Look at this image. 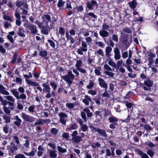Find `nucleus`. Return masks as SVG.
I'll list each match as a JSON object with an SVG mask.
<instances>
[{
  "label": "nucleus",
  "instance_id": "58836bf2",
  "mask_svg": "<svg viewBox=\"0 0 158 158\" xmlns=\"http://www.w3.org/2000/svg\"><path fill=\"white\" fill-rule=\"evenodd\" d=\"M35 107V105H31L30 106L28 109V110L30 113H33L35 112L34 109Z\"/></svg>",
  "mask_w": 158,
  "mask_h": 158
},
{
  "label": "nucleus",
  "instance_id": "e433bc0d",
  "mask_svg": "<svg viewBox=\"0 0 158 158\" xmlns=\"http://www.w3.org/2000/svg\"><path fill=\"white\" fill-rule=\"evenodd\" d=\"M111 114V113L110 111L108 110L104 109L103 110V115L104 116H106L108 115H110Z\"/></svg>",
  "mask_w": 158,
  "mask_h": 158
},
{
  "label": "nucleus",
  "instance_id": "37998d69",
  "mask_svg": "<svg viewBox=\"0 0 158 158\" xmlns=\"http://www.w3.org/2000/svg\"><path fill=\"white\" fill-rule=\"evenodd\" d=\"M23 153L26 155L29 156H34L35 155V152L33 151H32L29 153L23 152Z\"/></svg>",
  "mask_w": 158,
  "mask_h": 158
},
{
  "label": "nucleus",
  "instance_id": "09e8293b",
  "mask_svg": "<svg viewBox=\"0 0 158 158\" xmlns=\"http://www.w3.org/2000/svg\"><path fill=\"white\" fill-rule=\"evenodd\" d=\"M81 129L83 132H85L88 129L87 126L85 124H83L81 126Z\"/></svg>",
  "mask_w": 158,
  "mask_h": 158
},
{
  "label": "nucleus",
  "instance_id": "4c0bfd02",
  "mask_svg": "<svg viewBox=\"0 0 158 158\" xmlns=\"http://www.w3.org/2000/svg\"><path fill=\"white\" fill-rule=\"evenodd\" d=\"M69 76L72 80H73L75 78V76L73 75L71 71H69L67 74L66 75Z\"/></svg>",
  "mask_w": 158,
  "mask_h": 158
},
{
  "label": "nucleus",
  "instance_id": "6e6552de",
  "mask_svg": "<svg viewBox=\"0 0 158 158\" xmlns=\"http://www.w3.org/2000/svg\"><path fill=\"white\" fill-rule=\"evenodd\" d=\"M15 3L16 6L19 8L23 6L26 9H28V5L26 3H24L23 2L21 1L17 0L15 2Z\"/></svg>",
  "mask_w": 158,
  "mask_h": 158
},
{
  "label": "nucleus",
  "instance_id": "a18cd8bd",
  "mask_svg": "<svg viewBox=\"0 0 158 158\" xmlns=\"http://www.w3.org/2000/svg\"><path fill=\"white\" fill-rule=\"evenodd\" d=\"M51 132L53 135H56L58 132V130L56 128H52L51 129Z\"/></svg>",
  "mask_w": 158,
  "mask_h": 158
},
{
  "label": "nucleus",
  "instance_id": "a878e982",
  "mask_svg": "<svg viewBox=\"0 0 158 158\" xmlns=\"http://www.w3.org/2000/svg\"><path fill=\"white\" fill-rule=\"evenodd\" d=\"M12 107H8L6 106H4L3 108V110L4 112L7 114H9L10 113L11 111L10 109H12Z\"/></svg>",
  "mask_w": 158,
  "mask_h": 158
},
{
  "label": "nucleus",
  "instance_id": "9b49d317",
  "mask_svg": "<svg viewBox=\"0 0 158 158\" xmlns=\"http://www.w3.org/2000/svg\"><path fill=\"white\" fill-rule=\"evenodd\" d=\"M98 81L99 82V85L100 86L106 89L107 88V85L106 83L105 82L104 80L101 78L98 79Z\"/></svg>",
  "mask_w": 158,
  "mask_h": 158
},
{
  "label": "nucleus",
  "instance_id": "f257e3e1",
  "mask_svg": "<svg viewBox=\"0 0 158 158\" xmlns=\"http://www.w3.org/2000/svg\"><path fill=\"white\" fill-rule=\"evenodd\" d=\"M42 22L48 27H51L52 25V23L51 20V16L48 15H44L42 17Z\"/></svg>",
  "mask_w": 158,
  "mask_h": 158
},
{
  "label": "nucleus",
  "instance_id": "f03ea898",
  "mask_svg": "<svg viewBox=\"0 0 158 158\" xmlns=\"http://www.w3.org/2000/svg\"><path fill=\"white\" fill-rule=\"evenodd\" d=\"M25 81L28 85L32 86L33 87H36V89L39 90L40 92H43V89L37 82L27 79H25Z\"/></svg>",
  "mask_w": 158,
  "mask_h": 158
},
{
  "label": "nucleus",
  "instance_id": "680f3d73",
  "mask_svg": "<svg viewBox=\"0 0 158 158\" xmlns=\"http://www.w3.org/2000/svg\"><path fill=\"white\" fill-rule=\"evenodd\" d=\"M59 33L62 35H64L65 33V30L62 27L59 28Z\"/></svg>",
  "mask_w": 158,
  "mask_h": 158
},
{
  "label": "nucleus",
  "instance_id": "864d4df0",
  "mask_svg": "<svg viewBox=\"0 0 158 158\" xmlns=\"http://www.w3.org/2000/svg\"><path fill=\"white\" fill-rule=\"evenodd\" d=\"M110 26L107 24H103L102 26V29H104V30H108L110 29Z\"/></svg>",
  "mask_w": 158,
  "mask_h": 158
},
{
  "label": "nucleus",
  "instance_id": "bb28decb",
  "mask_svg": "<svg viewBox=\"0 0 158 158\" xmlns=\"http://www.w3.org/2000/svg\"><path fill=\"white\" fill-rule=\"evenodd\" d=\"M3 19L5 20H7L9 21L10 22H13V19L11 18L9 16L6 15L4 14L3 16Z\"/></svg>",
  "mask_w": 158,
  "mask_h": 158
},
{
  "label": "nucleus",
  "instance_id": "79ce46f5",
  "mask_svg": "<svg viewBox=\"0 0 158 158\" xmlns=\"http://www.w3.org/2000/svg\"><path fill=\"white\" fill-rule=\"evenodd\" d=\"M95 53L96 54H98L101 56H104V52L103 50L100 48L99 49L97 52H95Z\"/></svg>",
  "mask_w": 158,
  "mask_h": 158
},
{
  "label": "nucleus",
  "instance_id": "423d86ee",
  "mask_svg": "<svg viewBox=\"0 0 158 158\" xmlns=\"http://www.w3.org/2000/svg\"><path fill=\"white\" fill-rule=\"evenodd\" d=\"M50 122V120L49 119L44 120L42 119H39L35 123L34 125L35 126L38 125H43L45 123H48Z\"/></svg>",
  "mask_w": 158,
  "mask_h": 158
},
{
  "label": "nucleus",
  "instance_id": "8fccbe9b",
  "mask_svg": "<svg viewBox=\"0 0 158 158\" xmlns=\"http://www.w3.org/2000/svg\"><path fill=\"white\" fill-rule=\"evenodd\" d=\"M58 150L59 152L62 153H64L66 152V150L65 149H63L60 146H58Z\"/></svg>",
  "mask_w": 158,
  "mask_h": 158
},
{
  "label": "nucleus",
  "instance_id": "5fc2aeb1",
  "mask_svg": "<svg viewBox=\"0 0 158 158\" xmlns=\"http://www.w3.org/2000/svg\"><path fill=\"white\" fill-rule=\"evenodd\" d=\"M59 116L60 117V118H64L67 117V115L63 112H61L59 114Z\"/></svg>",
  "mask_w": 158,
  "mask_h": 158
},
{
  "label": "nucleus",
  "instance_id": "338daca9",
  "mask_svg": "<svg viewBox=\"0 0 158 158\" xmlns=\"http://www.w3.org/2000/svg\"><path fill=\"white\" fill-rule=\"evenodd\" d=\"M13 139L15 140V142L17 144H19L20 143L19 139L16 136H13Z\"/></svg>",
  "mask_w": 158,
  "mask_h": 158
},
{
  "label": "nucleus",
  "instance_id": "2eb2a0df",
  "mask_svg": "<svg viewBox=\"0 0 158 158\" xmlns=\"http://www.w3.org/2000/svg\"><path fill=\"white\" fill-rule=\"evenodd\" d=\"M79 104L78 102H75L73 103H66V107L69 109H72L74 108L75 106Z\"/></svg>",
  "mask_w": 158,
  "mask_h": 158
},
{
  "label": "nucleus",
  "instance_id": "ddd939ff",
  "mask_svg": "<svg viewBox=\"0 0 158 158\" xmlns=\"http://www.w3.org/2000/svg\"><path fill=\"white\" fill-rule=\"evenodd\" d=\"M112 49L110 46H107L105 49V56L107 57L111 56L110 53L112 51Z\"/></svg>",
  "mask_w": 158,
  "mask_h": 158
},
{
  "label": "nucleus",
  "instance_id": "cd10ccee",
  "mask_svg": "<svg viewBox=\"0 0 158 158\" xmlns=\"http://www.w3.org/2000/svg\"><path fill=\"white\" fill-rule=\"evenodd\" d=\"M11 92L17 99L19 98V92L15 89L12 90Z\"/></svg>",
  "mask_w": 158,
  "mask_h": 158
},
{
  "label": "nucleus",
  "instance_id": "9d476101",
  "mask_svg": "<svg viewBox=\"0 0 158 158\" xmlns=\"http://www.w3.org/2000/svg\"><path fill=\"white\" fill-rule=\"evenodd\" d=\"M99 34L102 38H105L109 36L110 34L106 30L102 29L99 31Z\"/></svg>",
  "mask_w": 158,
  "mask_h": 158
},
{
  "label": "nucleus",
  "instance_id": "5701e85b",
  "mask_svg": "<svg viewBox=\"0 0 158 158\" xmlns=\"http://www.w3.org/2000/svg\"><path fill=\"white\" fill-rule=\"evenodd\" d=\"M3 118L5 120V122L6 123H9L10 122L11 118L9 116L3 115Z\"/></svg>",
  "mask_w": 158,
  "mask_h": 158
},
{
  "label": "nucleus",
  "instance_id": "13d9d810",
  "mask_svg": "<svg viewBox=\"0 0 158 158\" xmlns=\"http://www.w3.org/2000/svg\"><path fill=\"white\" fill-rule=\"evenodd\" d=\"M15 158H26V157L24 155L19 153L15 156Z\"/></svg>",
  "mask_w": 158,
  "mask_h": 158
},
{
  "label": "nucleus",
  "instance_id": "49530a36",
  "mask_svg": "<svg viewBox=\"0 0 158 158\" xmlns=\"http://www.w3.org/2000/svg\"><path fill=\"white\" fill-rule=\"evenodd\" d=\"M64 2L63 1V0H59V1L57 4V6L59 8L63 6Z\"/></svg>",
  "mask_w": 158,
  "mask_h": 158
},
{
  "label": "nucleus",
  "instance_id": "6ab92c4d",
  "mask_svg": "<svg viewBox=\"0 0 158 158\" xmlns=\"http://www.w3.org/2000/svg\"><path fill=\"white\" fill-rule=\"evenodd\" d=\"M85 98L83 100V102L86 105H88L89 104V101H91V99L88 95L85 96Z\"/></svg>",
  "mask_w": 158,
  "mask_h": 158
},
{
  "label": "nucleus",
  "instance_id": "f8f14e48",
  "mask_svg": "<svg viewBox=\"0 0 158 158\" xmlns=\"http://www.w3.org/2000/svg\"><path fill=\"white\" fill-rule=\"evenodd\" d=\"M62 78L65 81L68 83L69 86H70L73 83L72 80L70 79V77L67 75L63 76L62 77Z\"/></svg>",
  "mask_w": 158,
  "mask_h": 158
},
{
  "label": "nucleus",
  "instance_id": "1a4fd4ad",
  "mask_svg": "<svg viewBox=\"0 0 158 158\" xmlns=\"http://www.w3.org/2000/svg\"><path fill=\"white\" fill-rule=\"evenodd\" d=\"M43 88V92L50 93L51 88L47 83H43L42 84Z\"/></svg>",
  "mask_w": 158,
  "mask_h": 158
},
{
  "label": "nucleus",
  "instance_id": "f3484780",
  "mask_svg": "<svg viewBox=\"0 0 158 158\" xmlns=\"http://www.w3.org/2000/svg\"><path fill=\"white\" fill-rule=\"evenodd\" d=\"M0 92L3 94L9 95V93L5 90V88L1 84L0 85Z\"/></svg>",
  "mask_w": 158,
  "mask_h": 158
},
{
  "label": "nucleus",
  "instance_id": "603ef678",
  "mask_svg": "<svg viewBox=\"0 0 158 158\" xmlns=\"http://www.w3.org/2000/svg\"><path fill=\"white\" fill-rule=\"evenodd\" d=\"M101 99L99 98H95L94 99V101L95 102V103L98 104L100 105L101 104Z\"/></svg>",
  "mask_w": 158,
  "mask_h": 158
},
{
  "label": "nucleus",
  "instance_id": "39448f33",
  "mask_svg": "<svg viewBox=\"0 0 158 158\" xmlns=\"http://www.w3.org/2000/svg\"><path fill=\"white\" fill-rule=\"evenodd\" d=\"M26 27L31 31V32L33 34H36L37 30L35 26L31 24H28Z\"/></svg>",
  "mask_w": 158,
  "mask_h": 158
},
{
  "label": "nucleus",
  "instance_id": "2f4dec72",
  "mask_svg": "<svg viewBox=\"0 0 158 158\" xmlns=\"http://www.w3.org/2000/svg\"><path fill=\"white\" fill-rule=\"evenodd\" d=\"M82 64V61L80 60H77V61L75 65V67H76L77 69L80 68Z\"/></svg>",
  "mask_w": 158,
  "mask_h": 158
},
{
  "label": "nucleus",
  "instance_id": "6e6d98bb",
  "mask_svg": "<svg viewBox=\"0 0 158 158\" xmlns=\"http://www.w3.org/2000/svg\"><path fill=\"white\" fill-rule=\"evenodd\" d=\"M112 40L116 42L118 41V36L115 34H113L112 35Z\"/></svg>",
  "mask_w": 158,
  "mask_h": 158
},
{
  "label": "nucleus",
  "instance_id": "a211bd4d",
  "mask_svg": "<svg viewBox=\"0 0 158 158\" xmlns=\"http://www.w3.org/2000/svg\"><path fill=\"white\" fill-rule=\"evenodd\" d=\"M72 140L74 143H78L82 140V139L80 136L78 135L72 138Z\"/></svg>",
  "mask_w": 158,
  "mask_h": 158
},
{
  "label": "nucleus",
  "instance_id": "4d7b16f0",
  "mask_svg": "<svg viewBox=\"0 0 158 158\" xmlns=\"http://www.w3.org/2000/svg\"><path fill=\"white\" fill-rule=\"evenodd\" d=\"M100 146V144L98 143H94L91 145V147L94 148H95L96 147H99Z\"/></svg>",
  "mask_w": 158,
  "mask_h": 158
},
{
  "label": "nucleus",
  "instance_id": "e2e57ef3",
  "mask_svg": "<svg viewBox=\"0 0 158 158\" xmlns=\"http://www.w3.org/2000/svg\"><path fill=\"white\" fill-rule=\"evenodd\" d=\"M147 153L152 157L153 156L154 154L153 152L151 150H148L147 152Z\"/></svg>",
  "mask_w": 158,
  "mask_h": 158
},
{
  "label": "nucleus",
  "instance_id": "69168bd1",
  "mask_svg": "<svg viewBox=\"0 0 158 158\" xmlns=\"http://www.w3.org/2000/svg\"><path fill=\"white\" fill-rule=\"evenodd\" d=\"M123 62L122 60H119L118 61L117 63L118 66V68L120 67L123 64Z\"/></svg>",
  "mask_w": 158,
  "mask_h": 158
},
{
  "label": "nucleus",
  "instance_id": "de8ad7c7",
  "mask_svg": "<svg viewBox=\"0 0 158 158\" xmlns=\"http://www.w3.org/2000/svg\"><path fill=\"white\" fill-rule=\"evenodd\" d=\"M101 68L100 67H98V69H95L94 71L95 73L97 75H100L101 74V73L100 71Z\"/></svg>",
  "mask_w": 158,
  "mask_h": 158
},
{
  "label": "nucleus",
  "instance_id": "f704fd0d",
  "mask_svg": "<svg viewBox=\"0 0 158 158\" xmlns=\"http://www.w3.org/2000/svg\"><path fill=\"white\" fill-rule=\"evenodd\" d=\"M41 31L45 35H48V31L47 27L45 26L43 27Z\"/></svg>",
  "mask_w": 158,
  "mask_h": 158
},
{
  "label": "nucleus",
  "instance_id": "0eeeda50",
  "mask_svg": "<svg viewBox=\"0 0 158 158\" xmlns=\"http://www.w3.org/2000/svg\"><path fill=\"white\" fill-rule=\"evenodd\" d=\"M114 58L116 60H119L121 58V55L118 48L116 47L114 49Z\"/></svg>",
  "mask_w": 158,
  "mask_h": 158
},
{
  "label": "nucleus",
  "instance_id": "4468645a",
  "mask_svg": "<svg viewBox=\"0 0 158 158\" xmlns=\"http://www.w3.org/2000/svg\"><path fill=\"white\" fill-rule=\"evenodd\" d=\"M144 84L148 87H151L153 84V82L149 79H147L144 81Z\"/></svg>",
  "mask_w": 158,
  "mask_h": 158
},
{
  "label": "nucleus",
  "instance_id": "c756f323",
  "mask_svg": "<svg viewBox=\"0 0 158 158\" xmlns=\"http://www.w3.org/2000/svg\"><path fill=\"white\" fill-rule=\"evenodd\" d=\"M98 133L100 135H101L103 136L106 137L107 136L106 131L103 130L99 129L98 131Z\"/></svg>",
  "mask_w": 158,
  "mask_h": 158
},
{
  "label": "nucleus",
  "instance_id": "dca6fc26",
  "mask_svg": "<svg viewBox=\"0 0 158 158\" xmlns=\"http://www.w3.org/2000/svg\"><path fill=\"white\" fill-rule=\"evenodd\" d=\"M128 4L131 8L134 9L136 8L137 3L135 0H133L132 2H129Z\"/></svg>",
  "mask_w": 158,
  "mask_h": 158
},
{
  "label": "nucleus",
  "instance_id": "7c9ffc66",
  "mask_svg": "<svg viewBox=\"0 0 158 158\" xmlns=\"http://www.w3.org/2000/svg\"><path fill=\"white\" fill-rule=\"evenodd\" d=\"M95 44H97L99 47L102 48H104L105 46L104 43L102 41H95Z\"/></svg>",
  "mask_w": 158,
  "mask_h": 158
},
{
  "label": "nucleus",
  "instance_id": "774afa93",
  "mask_svg": "<svg viewBox=\"0 0 158 158\" xmlns=\"http://www.w3.org/2000/svg\"><path fill=\"white\" fill-rule=\"evenodd\" d=\"M87 7L89 9L91 10L93 9V6L92 5L90 2H87L86 3Z\"/></svg>",
  "mask_w": 158,
  "mask_h": 158
},
{
  "label": "nucleus",
  "instance_id": "c03bdc74",
  "mask_svg": "<svg viewBox=\"0 0 158 158\" xmlns=\"http://www.w3.org/2000/svg\"><path fill=\"white\" fill-rule=\"evenodd\" d=\"M4 26L6 29H7L10 27H11V24L8 22L5 21L4 22Z\"/></svg>",
  "mask_w": 158,
  "mask_h": 158
},
{
  "label": "nucleus",
  "instance_id": "c9c22d12",
  "mask_svg": "<svg viewBox=\"0 0 158 158\" xmlns=\"http://www.w3.org/2000/svg\"><path fill=\"white\" fill-rule=\"evenodd\" d=\"M111 71H104V73L111 77H113L114 75V73L111 72Z\"/></svg>",
  "mask_w": 158,
  "mask_h": 158
},
{
  "label": "nucleus",
  "instance_id": "bf43d9fd",
  "mask_svg": "<svg viewBox=\"0 0 158 158\" xmlns=\"http://www.w3.org/2000/svg\"><path fill=\"white\" fill-rule=\"evenodd\" d=\"M27 98L26 95L23 93H22L19 96V98L18 99H19L20 98L22 99H25Z\"/></svg>",
  "mask_w": 158,
  "mask_h": 158
},
{
  "label": "nucleus",
  "instance_id": "4be33fe9",
  "mask_svg": "<svg viewBox=\"0 0 158 158\" xmlns=\"http://www.w3.org/2000/svg\"><path fill=\"white\" fill-rule=\"evenodd\" d=\"M108 120L110 123H117L118 121V119L114 116L109 117Z\"/></svg>",
  "mask_w": 158,
  "mask_h": 158
},
{
  "label": "nucleus",
  "instance_id": "052dcab7",
  "mask_svg": "<svg viewBox=\"0 0 158 158\" xmlns=\"http://www.w3.org/2000/svg\"><path fill=\"white\" fill-rule=\"evenodd\" d=\"M40 55L41 56H46L47 55V53L45 51H41Z\"/></svg>",
  "mask_w": 158,
  "mask_h": 158
},
{
  "label": "nucleus",
  "instance_id": "0e129e2a",
  "mask_svg": "<svg viewBox=\"0 0 158 158\" xmlns=\"http://www.w3.org/2000/svg\"><path fill=\"white\" fill-rule=\"evenodd\" d=\"M81 116L82 118L84 120V121H86V116L85 113L83 112H81Z\"/></svg>",
  "mask_w": 158,
  "mask_h": 158
},
{
  "label": "nucleus",
  "instance_id": "393cba45",
  "mask_svg": "<svg viewBox=\"0 0 158 158\" xmlns=\"http://www.w3.org/2000/svg\"><path fill=\"white\" fill-rule=\"evenodd\" d=\"M23 32L24 31H23L22 29L19 27V31L17 32V34L18 35L21 37H25V36Z\"/></svg>",
  "mask_w": 158,
  "mask_h": 158
},
{
  "label": "nucleus",
  "instance_id": "ea45409f",
  "mask_svg": "<svg viewBox=\"0 0 158 158\" xmlns=\"http://www.w3.org/2000/svg\"><path fill=\"white\" fill-rule=\"evenodd\" d=\"M78 127V126L76 124H74L72 125L71 127L67 128V130L70 131L71 130H75L77 129Z\"/></svg>",
  "mask_w": 158,
  "mask_h": 158
},
{
  "label": "nucleus",
  "instance_id": "20e7f679",
  "mask_svg": "<svg viewBox=\"0 0 158 158\" xmlns=\"http://www.w3.org/2000/svg\"><path fill=\"white\" fill-rule=\"evenodd\" d=\"M22 117L24 121L30 123L33 122L35 120L34 117L30 116L24 113H22Z\"/></svg>",
  "mask_w": 158,
  "mask_h": 158
},
{
  "label": "nucleus",
  "instance_id": "473e14b6",
  "mask_svg": "<svg viewBox=\"0 0 158 158\" xmlns=\"http://www.w3.org/2000/svg\"><path fill=\"white\" fill-rule=\"evenodd\" d=\"M7 96H5L6 98L8 100L12 102H15V99L12 96L7 95Z\"/></svg>",
  "mask_w": 158,
  "mask_h": 158
},
{
  "label": "nucleus",
  "instance_id": "a19ab883",
  "mask_svg": "<svg viewBox=\"0 0 158 158\" xmlns=\"http://www.w3.org/2000/svg\"><path fill=\"white\" fill-rule=\"evenodd\" d=\"M104 69L106 70V71H112V70L111 68L107 64H104Z\"/></svg>",
  "mask_w": 158,
  "mask_h": 158
},
{
  "label": "nucleus",
  "instance_id": "72a5a7b5",
  "mask_svg": "<svg viewBox=\"0 0 158 158\" xmlns=\"http://www.w3.org/2000/svg\"><path fill=\"white\" fill-rule=\"evenodd\" d=\"M83 111L86 113L87 116L88 117H91L92 115V113L90 112V110L88 109H84Z\"/></svg>",
  "mask_w": 158,
  "mask_h": 158
},
{
  "label": "nucleus",
  "instance_id": "7ed1b4c3",
  "mask_svg": "<svg viewBox=\"0 0 158 158\" xmlns=\"http://www.w3.org/2000/svg\"><path fill=\"white\" fill-rule=\"evenodd\" d=\"M87 45L86 43L84 41H82L81 47L77 51L78 53L81 55H83V52L87 51Z\"/></svg>",
  "mask_w": 158,
  "mask_h": 158
},
{
  "label": "nucleus",
  "instance_id": "3c124183",
  "mask_svg": "<svg viewBox=\"0 0 158 158\" xmlns=\"http://www.w3.org/2000/svg\"><path fill=\"white\" fill-rule=\"evenodd\" d=\"M144 128L145 130L147 131H151L152 129V127L148 124L144 125Z\"/></svg>",
  "mask_w": 158,
  "mask_h": 158
},
{
  "label": "nucleus",
  "instance_id": "412c9836",
  "mask_svg": "<svg viewBox=\"0 0 158 158\" xmlns=\"http://www.w3.org/2000/svg\"><path fill=\"white\" fill-rule=\"evenodd\" d=\"M10 144L11 146L10 147V149L11 152L12 153H13L17 149V148L14 143L11 142L10 143Z\"/></svg>",
  "mask_w": 158,
  "mask_h": 158
},
{
  "label": "nucleus",
  "instance_id": "c85d7f7f",
  "mask_svg": "<svg viewBox=\"0 0 158 158\" xmlns=\"http://www.w3.org/2000/svg\"><path fill=\"white\" fill-rule=\"evenodd\" d=\"M108 64L112 66V67L116 68V64L114 62L113 60L110 59L108 61Z\"/></svg>",
  "mask_w": 158,
  "mask_h": 158
},
{
  "label": "nucleus",
  "instance_id": "b1692460",
  "mask_svg": "<svg viewBox=\"0 0 158 158\" xmlns=\"http://www.w3.org/2000/svg\"><path fill=\"white\" fill-rule=\"evenodd\" d=\"M56 151L51 150L49 152V155L51 157L56 158L57 156V154L56 153Z\"/></svg>",
  "mask_w": 158,
  "mask_h": 158
},
{
  "label": "nucleus",
  "instance_id": "aec40b11",
  "mask_svg": "<svg viewBox=\"0 0 158 158\" xmlns=\"http://www.w3.org/2000/svg\"><path fill=\"white\" fill-rule=\"evenodd\" d=\"M137 152L139 155L141 156L142 158H150L146 153H143L140 150H137Z\"/></svg>",
  "mask_w": 158,
  "mask_h": 158
}]
</instances>
